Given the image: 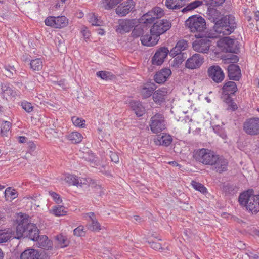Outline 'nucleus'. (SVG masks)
Wrapping results in <instances>:
<instances>
[{"mask_svg": "<svg viewBox=\"0 0 259 259\" xmlns=\"http://www.w3.org/2000/svg\"><path fill=\"white\" fill-rule=\"evenodd\" d=\"M236 27L235 17L229 15L217 21L214 23L213 29L220 37H222L230 34Z\"/></svg>", "mask_w": 259, "mask_h": 259, "instance_id": "nucleus-1", "label": "nucleus"}, {"mask_svg": "<svg viewBox=\"0 0 259 259\" xmlns=\"http://www.w3.org/2000/svg\"><path fill=\"white\" fill-rule=\"evenodd\" d=\"M29 222V217L27 214H19L16 220V231H12L10 229H6L7 233L9 234V240L11 238L20 239L25 237Z\"/></svg>", "mask_w": 259, "mask_h": 259, "instance_id": "nucleus-2", "label": "nucleus"}, {"mask_svg": "<svg viewBox=\"0 0 259 259\" xmlns=\"http://www.w3.org/2000/svg\"><path fill=\"white\" fill-rule=\"evenodd\" d=\"M252 190H248L240 194L239 202L242 206L252 213H256L259 210V195L253 194Z\"/></svg>", "mask_w": 259, "mask_h": 259, "instance_id": "nucleus-3", "label": "nucleus"}, {"mask_svg": "<svg viewBox=\"0 0 259 259\" xmlns=\"http://www.w3.org/2000/svg\"><path fill=\"white\" fill-rule=\"evenodd\" d=\"M185 24L191 32L201 34L206 29V21L201 16L196 15L189 17Z\"/></svg>", "mask_w": 259, "mask_h": 259, "instance_id": "nucleus-4", "label": "nucleus"}, {"mask_svg": "<svg viewBox=\"0 0 259 259\" xmlns=\"http://www.w3.org/2000/svg\"><path fill=\"white\" fill-rule=\"evenodd\" d=\"M216 156L213 152L204 148L196 151L194 154V157L197 161L210 165H212Z\"/></svg>", "mask_w": 259, "mask_h": 259, "instance_id": "nucleus-5", "label": "nucleus"}, {"mask_svg": "<svg viewBox=\"0 0 259 259\" xmlns=\"http://www.w3.org/2000/svg\"><path fill=\"white\" fill-rule=\"evenodd\" d=\"M150 130L154 134H157L164 131L166 127V122L164 115L156 113L151 118L149 122Z\"/></svg>", "mask_w": 259, "mask_h": 259, "instance_id": "nucleus-6", "label": "nucleus"}, {"mask_svg": "<svg viewBox=\"0 0 259 259\" xmlns=\"http://www.w3.org/2000/svg\"><path fill=\"white\" fill-rule=\"evenodd\" d=\"M164 15V12L162 8L158 7H154L141 17L140 23L145 25L152 24L155 19L160 18Z\"/></svg>", "mask_w": 259, "mask_h": 259, "instance_id": "nucleus-7", "label": "nucleus"}, {"mask_svg": "<svg viewBox=\"0 0 259 259\" xmlns=\"http://www.w3.org/2000/svg\"><path fill=\"white\" fill-rule=\"evenodd\" d=\"M195 36L200 39L194 41L193 49L198 52L207 53L211 46V40L208 37H203L202 34H195Z\"/></svg>", "mask_w": 259, "mask_h": 259, "instance_id": "nucleus-8", "label": "nucleus"}, {"mask_svg": "<svg viewBox=\"0 0 259 259\" xmlns=\"http://www.w3.org/2000/svg\"><path fill=\"white\" fill-rule=\"evenodd\" d=\"M243 130L248 135H259V118L252 117L246 119L243 123Z\"/></svg>", "mask_w": 259, "mask_h": 259, "instance_id": "nucleus-9", "label": "nucleus"}, {"mask_svg": "<svg viewBox=\"0 0 259 259\" xmlns=\"http://www.w3.org/2000/svg\"><path fill=\"white\" fill-rule=\"evenodd\" d=\"M171 27V23L166 19L157 21L150 29L152 35H156L158 38L159 36L167 31Z\"/></svg>", "mask_w": 259, "mask_h": 259, "instance_id": "nucleus-10", "label": "nucleus"}, {"mask_svg": "<svg viewBox=\"0 0 259 259\" xmlns=\"http://www.w3.org/2000/svg\"><path fill=\"white\" fill-rule=\"evenodd\" d=\"M208 77L215 83L221 82L225 78V74L218 65H212L207 69Z\"/></svg>", "mask_w": 259, "mask_h": 259, "instance_id": "nucleus-11", "label": "nucleus"}, {"mask_svg": "<svg viewBox=\"0 0 259 259\" xmlns=\"http://www.w3.org/2000/svg\"><path fill=\"white\" fill-rule=\"evenodd\" d=\"M135 6V4L133 0H127L117 6L116 13L119 16H125L130 12L134 11Z\"/></svg>", "mask_w": 259, "mask_h": 259, "instance_id": "nucleus-12", "label": "nucleus"}, {"mask_svg": "<svg viewBox=\"0 0 259 259\" xmlns=\"http://www.w3.org/2000/svg\"><path fill=\"white\" fill-rule=\"evenodd\" d=\"M204 62V58L199 54H195L189 57L185 63V66L190 69L199 68Z\"/></svg>", "mask_w": 259, "mask_h": 259, "instance_id": "nucleus-13", "label": "nucleus"}, {"mask_svg": "<svg viewBox=\"0 0 259 259\" xmlns=\"http://www.w3.org/2000/svg\"><path fill=\"white\" fill-rule=\"evenodd\" d=\"M170 51L166 47L160 48L155 53L152 58V63L153 65H161L165 58L169 54Z\"/></svg>", "mask_w": 259, "mask_h": 259, "instance_id": "nucleus-14", "label": "nucleus"}, {"mask_svg": "<svg viewBox=\"0 0 259 259\" xmlns=\"http://www.w3.org/2000/svg\"><path fill=\"white\" fill-rule=\"evenodd\" d=\"M20 259H48V257L46 254L40 253L37 250L29 248L21 253Z\"/></svg>", "mask_w": 259, "mask_h": 259, "instance_id": "nucleus-15", "label": "nucleus"}, {"mask_svg": "<svg viewBox=\"0 0 259 259\" xmlns=\"http://www.w3.org/2000/svg\"><path fill=\"white\" fill-rule=\"evenodd\" d=\"M136 19H123L120 20L118 23L117 31L120 33L128 32L136 24Z\"/></svg>", "mask_w": 259, "mask_h": 259, "instance_id": "nucleus-16", "label": "nucleus"}, {"mask_svg": "<svg viewBox=\"0 0 259 259\" xmlns=\"http://www.w3.org/2000/svg\"><path fill=\"white\" fill-rule=\"evenodd\" d=\"M215 157L212 165L213 166V168L219 173L226 171L228 166L227 160L218 155H217Z\"/></svg>", "mask_w": 259, "mask_h": 259, "instance_id": "nucleus-17", "label": "nucleus"}, {"mask_svg": "<svg viewBox=\"0 0 259 259\" xmlns=\"http://www.w3.org/2000/svg\"><path fill=\"white\" fill-rule=\"evenodd\" d=\"M223 41L224 42V48L227 52L233 53H237L239 52V47L237 40L227 37H225Z\"/></svg>", "mask_w": 259, "mask_h": 259, "instance_id": "nucleus-18", "label": "nucleus"}, {"mask_svg": "<svg viewBox=\"0 0 259 259\" xmlns=\"http://www.w3.org/2000/svg\"><path fill=\"white\" fill-rule=\"evenodd\" d=\"M188 47L187 41L184 39H181L176 43L175 47L170 50L169 55L174 57L179 55L182 51L186 50Z\"/></svg>", "mask_w": 259, "mask_h": 259, "instance_id": "nucleus-19", "label": "nucleus"}, {"mask_svg": "<svg viewBox=\"0 0 259 259\" xmlns=\"http://www.w3.org/2000/svg\"><path fill=\"white\" fill-rule=\"evenodd\" d=\"M65 181L69 185L77 186H82V185L87 184L88 182L86 179L78 178L77 176L71 174H68L66 176Z\"/></svg>", "mask_w": 259, "mask_h": 259, "instance_id": "nucleus-20", "label": "nucleus"}, {"mask_svg": "<svg viewBox=\"0 0 259 259\" xmlns=\"http://www.w3.org/2000/svg\"><path fill=\"white\" fill-rule=\"evenodd\" d=\"M228 76L230 79L239 80L241 77V70L239 67L235 64H230L228 67Z\"/></svg>", "mask_w": 259, "mask_h": 259, "instance_id": "nucleus-21", "label": "nucleus"}, {"mask_svg": "<svg viewBox=\"0 0 259 259\" xmlns=\"http://www.w3.org/2000/svg\"><path fill=\"white\" fill-rule=\"evenodd\" d=\"M171 73L170 69L168 68L162 69L155 75L154 80L158 83H163L166 80Z\"/></svg>", "mask_w": 259, "mask_h": 259, "instance_id": "nucleus-22", "label": "nucleus"}, {"mask_svg": "<svg viewBox=\"0 0 259 259\" xmlns=\"http://www.w3.org/2000/svg\"><path fill=\"white\" fill-rule=\"evenodd\" d=\"M27 228V233H26L25 237L29 238L34 241H36V238H38L39 233V230L36 225L29 222Z\"/></svg>", "mask_w": 259, "mask_h": 259, "instance_id": "nucleus-23", "label": "nucleus"}, {"mask_svg": "<svg viewBox=\"0 0 259 259\" xmlns=\"http://www.w3.org/2000/svg\"><path fill=\"white\" fill-rule=\"evenodd\" d=\"M167 93L166 89L164 88L156 91L153 94V100L156 103L161 105L164 102Z\"/></svg>", "mask_w": 259, "mask_h": 259, "instance_id": "nucleus-24", "label": "nucleus"}, {"mask_svg": "<svg viewBox=\"0 0 259 259\" xmlns=\"http://www.w3.org/2000/svg\"><path fill=\"white\" fill-rule=\"evenodd\" d=\"M159 39L156 35L154 36L152 34H146L141 38L142 45L146 46H153L157 44Z\"/></svg>", "mask_w": 259, "mask_h": 259, "instance_id": "nucleus-25", "label": "nucleus"}, {"mask_svg": "<svg viewBox=\"0 0 259 259\" xmlns=\"http://www.w3.org/2000/svg\"><path fill=\"white\" fill-rule=\"evenodd\" d=\"M148 30V28L146 25L140 24L135 25L134 28L131 33V35L134 38H138L143 37V35Z\"/></svg>", "mask_w": 259, "mask_h": 259, "instance_id": "nucleus-26", "label": "nucleus"}, {"mask_svg": "<svg viewBox=\"0 0 259 259\" xmlns=\"http://www.w3.org/2000/svg\"><path fill=\"white\" fill-rule=\"evenodd\" d=\"M189 0H166L165 5L168 9H178L186 5Z\"/></svg>", "mask_w": 259, "mask_h": 259, "instance_id": "nucleus-27", "label": "nucleus"}, {"mask_svg": "<svg viewBox=\"0 0 259 259\" xmlns=\"http://www.w3.org/2000/svg\"><path fill=\"white\" fill-rule=\"evenodd\" d=\"M172 141V138L169 135L162 134L158 135L155 141L157 145H163L165 146H169Z\"/></svg>", "mask_w": 259, "mask_h": 259, "instance_id": "nucleus-28", "label": "nucleus"}, {"mask_svg": "<svg viewBox=\"0 0 259 259\" xmlns=\"http://www.w3.org/2000/svg\"><path fill=\"white\" fill-rule=\"evenodd\" d=\"M35 241L38 242V246L44 249L48 250L52 246V242L46 235H38Z\"/></svg>", "mask_w": 259, "mask_h": 259, "instance_id": "nucleus-29", "label": "nucleus"}, {"mask_svg": "<svg viewBox=\"0 0 259 259\" xmlns=\"http://www.w3.org/2000/svg\"><path fill=\"white\" fill-rule=\"evenodd\" d=\"M222 90L225 95H233L237 91L236 84L233 81H228L224 85Z\"/></svg>", "mask_w": 259, "mask_h": 259, "instance_id": "nucleus-30", "label": "nucleus"}, {"mask_svg": "<svg viewBox=\"0 0 259 259\" xmlns=\"http://www.w3.org/2000/svg\"><path fill=\"white\" fill-rule=\"evenodd\" d=\"M130 106L137 116H142L145 113V108L141 103L137 101H132L130 102Z\"/></svg>", "mask_w": 259, "mask_h": 259, "instance_id": "nucleus-31", "label": "nucleus"}, {"mask_svg": "<svg viewBox=\"0 0 259 259\" xmlns=\"http://www.w3.org/2000/svg\"><path fill=\"white\" fill-rule=\"evenodd\" d=\"M1 87V93L4 97L5 96H14L15 92L13 91L12 88L10 87L9 84L7 83H2Z\"/></svg>", "mask_w": 259, "mask_h": 259, "instance_id": "nucleus-32", "label": "nucleus"}, {"mask_svg": "<svg viewBox=\"0 0 259 259\" xmlns=\"http://www.w3.org/2000/svg\"><path fill=\"white\" fill-rule=\"evenodd\" d=\"M210 7L208 8L207 15L209 20L215 23L218 20V19L220 15V13L218 10L213 8H210Z\"/></svg>", "mask_w": 259, "mask_h": 259, "instance_id": "nucleus-33", "label": "nucleus"}, {"mask_svg": "<svg viewBox=\"0 0 259 259\" xmlns=\"http://www.w3.org/2000/svg\"><path fill=\"white\" fill-rule=\"evenodd\" d=\"M30 68L34 71L41 70L43 67L42 61L40 58H36L31 60Z\"/></svg>", "mask_w": 259, "mask_h": 259, "instance_id": "nucleus-34", "label": "nucleus"}, {"mask_svg": "<svg viewBox=\"0 0 259 259\" xmlns=\"http://www.w3.org/2000/svg\"><path fill=\"white\" fill-rule=\"evenodd\" d=\"M188 3H189V2ZM186 5H187V6L185 8H184L182 10V12H183L193 10L197 8L198 7L201 6V5H205V3L204 0L195 1L193 2L190 3V4L187 3Z\"/></svg>", "mask_w": 259, "mask_h": 259, "instance_id": "nucleus-35", "label": "nucleus"}, {"mask_svg": "<svg viewBox=\"0 0 259 259\" xmlns=\"http://www.w3.org/2000/svg\"><path fill=\"white\" fill-rule=\"evenodd\" d=\"M83 138L81 134L77 132H73L70 133L68 136V139L71 141L73 143H80Z\"/></svg>", "mask_w": 259, "mask_h": 259, "instance_id": "nucleus-36", "label": "nucleus"}, {"mask_svg": "<svg viewBox=\"0 0 259 259\" xmlns=\"http://www.w3.org/2000/svg\"><path fill=\"white\" fill-rule=\"evenodd\" d=\"M55 28H58L65 26L68 23V19L64 16L55 17Z\"/></svg>", "mask_w": 259, "mask_h": 259, "instance_id": "nucleus-37", "label": "nucleus"}, {"mask_svg": "<svg viewBox=\"0 0 259 259\" xmlns=\"http://www.w3.org/2000/svg\"><path fill=\"white\" fill-rule=\"evenodd\" d=\"M122 0H103L102 6L106 10H109L115 7Z\"/></svg>", "mask_w": 259, "mask_h": 259, "instance_id": "nucleus-38", "label": "nucleus"}, {"mask_svg": "<svg viewBox=\"0 0 259 259\" xmlns=\"http://www.w3.org/2000/svg\"><path fill=\"white\" fill-rule=\"evenodd\" d=\"M89 21L92 25L94 26H101L103 22L100 19H98L97 16L94 13H91L88 14Z\"/></svg>", "mask_w": 259, "mask_h": 259, "instance_id": "nucleus-39", "label": "nucleus"}, {"mask_svg": "<svg viewBox=\"0 0 259 259\" xmlns=\"http://www.w3.org/2000/svg\"><path fill=\"white\" fill-rule=\"evenodd\" d=\"M154 90V88L150 85H147V86L144 87L141 90V93L143 98H146L150 97L153 91Z\"/></svg>", "mask_w": 259, "mask_h": 259, "instance_id": "nucleus-40", "label": "nucleus"}, {"mask_svg": "<svg viewBox=\"0 0 259 259\" xmlns=\"http://www.w3.org/2000/svg\"><path fill=\"white\" fill-rule=\"evenodd\" d=\"M56 239L58 241V245L61 248L66 247L69 244V241L67 239V238L61 234L57 235Z\"/></svg>", "mask_w": 259, "mask_h": 259, "instance_id": "nucleus-41", "label": "nucleus"}, {"mask_svg": "<svg viewBox=\"0 0 259 259\" xmlns=\"http://www.w3.org/2000/svg\"><path fill=\"white\" fill-rule=\"evenodd\" d=\"M17 194L15 189H12L11 187H8L5 191V197L8 200H13L17 197Z\"/></svg>", "mask_w": 259, "mask_h": 259, "instance_id": "nucleus-42", "label": "nucleus"}, {"mask_svg": "<svg viewBox=\"0 0 259 259\" xmlns=\"http://www.w3.org/2000/svg\"><path fill=\"white\" fill-rule=\"evenodd\" d=\"M96 74L97 76L104 80L112 79L114 77V75L112 73L108 71H98Z\"/></svg>", "mask_w": 259, "mask_h": 259, "instance_id": "nucleus-43", "label": "nucleus"}, {"mask_svg": "<svg viewBox=\"0 0 259 259\" xmlns=\"http://www.w3.org/2000/svg\"><path fill=\"white\" fill-rule=\"evenodd\" d=\"M53 214L56 216H63L66 214L65 208L62 206L54 207L52 210Z\"/></svg>", "mask_w": 259, "mask_h": 259, "instance_id": "nucleus-44", "label": "nucleus"}, {"mask_svg": "<svg viewBox=\"0 0 259 259\" xmlns=\"http://www.w3.org/2000/svg\"><path fill=\"white\" fill-rule=\"evenodd\" d=\"M191 185L194 189H195L196 190H197L203 194L206 192L207 189L206 187H204V185L202 184L197 182L195 181H192L191 182Z\"/></svg>", "mask_w": 259, "mask_h": 259, "instance_id": "nucleus-45", "label": "nucleus"}, {"mask_svg": "<svg viewBox=\"0 0 259 259\" xmlns=\"http://www.w3.org/2000/svg\"><path fill=\"white\" fill-rule=\"evenodd\" d=\"M1 128V135L2 136H7V133L10 130L11 123L7 121H3Z\"/></svg>", "mask_w": 259, "mask_h": 259, "instance_id": "nucleus-46", "label": "nucleus"}, {"mask_svg": "<svg viewBox=\"0 0 259 259\" xmlns=\"http://www.w3.org/2000/svg\"><path fill=\"white\" fill-rule=\"evenodd\" d=\"M4 73L5 75L9 78H11L16 74V70L14 66H5L4 67Z\"/></svg>", "mask_w": 259, "mask_h": 259, "instance_id": "nucleus-47", "label": "nucleus"}, {"mask_svg": "<svg viewBox=\"0 0 259 259\" xmlns=\"http://www.w3.org/2000/svg\"><path fill=\"white\" fill-rule=\"evenodd\" d=\"M225 0H204L205 5L208 7H217L221 5Z\"/></svg>", "mask_w": 259, "mask_h": 259, "instance_id": "nucleus-48", "label": "nucleus"}, {"mask_svg": "<svg viewBox=\"0 0 259 259\" xmlns=\"http://www.w3.org/2000/svg\"><path fill=\"white\" fill-rule=\"evenodd\" d=\"M89 228L93 231L101 230V226L96 219H92L91 223L89 225Z\"/></svg>", "mask_w": 259, "mask_h": 259, "instance_id": "nucleus-49", "label": "nucleus"}, {"mask_svg": "<svg viewBox=\"0 0 259 259\" xmlns=\"http://www.w3.org/2000/svg\"><path fill=\"white\" fill-rule=\"evenodd\" d=\"M71 120L73 124L76 126L83 127L85 125V120L79 117L74 116L72 117Z\"/></svg>", "mask_w": 259, "mask_h": 259, "instance_id": "nucleus-50", "label": "nucleus"}, {"mask_svg": "<svg viewBox=\"0 0 259 259\" xmlns=\"http://www.w3.org/2000/svg\"><path fill=\"white\" fill-rule=\"evenodd\" d=\"M9 234L7 230H0V243L6 242L9 240Z\"/></svg>", "mask_w": 259, "mask_h": 259, "instance_id": "nucleus-51", "label": "nucleus"}, {"mask_svg": "<svg viewBox=\"0 0 259 259\" xmlns=\"http://www.w3.org/2000/svg\"><path fill=\"white\" fill-rule=\"evenodd\" d=\"M226 103H228V110L235 111L238 108L237 104L229 96L226 99Z\"/></svg>", "mask_w": 259, "mask_h": 259, "instance_id": "nucleus-52", "label": "nucleus"}, {"mask_svg": "<svg viewBox=\"0 0 259 259\" xmlns=\"http://www.w3.org/2000/svg\"><path fill=\"white\" fill-rule=\"evenodd\" d=\"M73 234L76 236H83L85 235L84 227L83 226H79L73 230Z\"/></svg>", "mask_w": 259, "mask_h": 259, "instance_id": "nucleus-53", "label": "nucleus"}, {"mask_svg": "<svg viewBox=\"0 0 259 259\" xmlns=\"http://www.w3.org/2000/svg\"><path fill=\"white\" fill-rule=\"evenodd\" d=\"M55 17L50 16L47 17L45 20V23L47 26L53 27L55 28Z\"/></svg>", "mask_w": 259, "mask_h": 259, "instance_id": "nucleus-54", "label": "nucleus"}, {"mask_svg": "<svg viewBox=\"0 0 259 259\" xmlns=\"http://www.w3.org/2000/svg\"><path fill=\"white\" fill-rule=\"evenodd\" d=\"M22 107L26 112L29 113L32 111L33 107L31 104L29 102H22Z\"/></svg>", "mask_w": 259, "mask_h": 259, "instance_id": "nucleus-55", "label": "nucleus"}, {"mask_svg": "<svg viewBox=\"0 0 259 259\" xmlns=\"http://www.w3.org/2000/svg\"><path fill=\"white\" fill-rule=\"evenodd\" d=\"M110 156L112 162L115 163L118 162L119 156L116 153L110 151Z\"/></svg>", "mask_w": 259, "mask_h": 259, "instance_id": "nucleus-56", "label": "nucleus"}, {"mask_svg": "<svg viewBox=\"0 0 259 259\" xmlns=\"http://www.w3.org/2000/svg\"><path fill=\"white\" fill-rule=\"evenodd\" d=\"M49 193L50 195L53 198L54 200L56 202V203H59L62 201L59 195L57 193L54 192H50Z\"/></svg>", "mask_w": 259, "mask_h": 259, "instance_id": "nucleus-57", "label": "nucleus"}, {"mask_svg": "<svg viewBox=\"0 0 259 259\" xmlns=\"http://www.w3.org/2000/svg\"><path fill=\"white\" fill-rule=\"evenodd\" d=\"M151 247L155 250H163L161 244L158 242H152L151 243Z\"/></svg>", "mask_w": 259, "mask_h": 259, "instance_id": "nucleus-58", "label": "nucleus"}, {"mask_svg": "<svg viewBox=\"0 0 259 259\" xmlns=\"http://www.w3.org/2000/svg\"><path fill=\"white\" fill-rule=\"evenodd\" d=\"M82 33L83 35L84 36L85 38H88L90 36V33L88 31V30L85 28V29L83 30L82 31Z\"/></svg>", "mask_w": 259, "mask_h": 259, "instance_id": "nucleus-59", "label": "nucleus"}, {"mask_svg": "<svg viewBox=\"0 0 259 259\" xmlns=\"http://www.w3.org/2000/svg\"><path fill=\"white\" fill-rule=\"evenodd\" d=\"M26 137L24 136H20L19 137V142L21 143H24L26 142Z\"/></svg>", "mask_w": 259, "mask_h": 259, "instance_id": "nucleus-60", "label": "nucleus"}, {"mask_svg": "<svg viewBox=\"0 0 259 259\" xmlns=\"http://www.w3.org/2000/svg\"><path fill=\"white\" fill-rule=\"evenodd\" d=\"M86 159L87 161L90 162L92 163H94L95 161L94 155H92L91 158H87Z\"/></svg>", "mask_w": 259, "mask_h": 259, "instance_id": "nucleus-61", "label": "nucleus"}, {"mask_svg": "<svg viewBox=\"0 0 259 259\" xmlns=\"http://www.w3.org/2000/svg\"><path fill=\"white\" fill-rule=\"evenodd\" d=\"M254 17L257 21H259V11L254 12Z\"/></svg>", "mask_w": 259, "mask_h": 259, "instance_id": "nucleus-62", "label": "nucleus"}, {"mask_svg": "<svg viewBox=\"0 0 259 259\" xmlns=\"http://www.w3.org/2000/svg\"><path fill=\"white\" fill-rule=\"evenodd\" d=\"M250 258H252L253 259H258L259 258V255L258 254H254L252 253H250V255H249Z\"/></svg>", "mask_w": 259, "mask_h": 259, "instance_id": "nucleus-63", "label": "nucleus"}, {"mask_svg": "<svg viewBox=\"0 0 259 259\" xmlns=\"http://www.w3.org/2000/svg\"><path fill=\"white\" fill-rule=\"evenodd\" d=\"M134 218L135 220L136 221H137L138 223H140L142 219L138 216V215H135L134 216Z\"/></svg>", "mask_w": 259, "mask_h": 259, "instance_id": "nucleus-64", "label": "nucleus"}]
</instances>
